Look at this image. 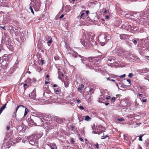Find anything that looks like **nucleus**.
<instances>
[{
    "mask_svg": "<svg viewBox=\"0 0 149 149\" xmlns=\"http://www.w3.org/2000/svg\"><path fill=\"white\" fill-rule=\"evenodd\" d=\"M88 61L90 64L88 63L86 65L87 68L91 69H96L95 68L97 67H100L101 65H99L100 62L98 59L93 57H89L88 59Z\"/></svg>",
    "mask_w": 149,
    "mask_h": 149,
    "instance_id": "nucleus-1",
    "label": "nucleus"
},
{
    "mask_svg": "<svg viewBox=\"0 0 149 149\" xmlns=\"http://www.w3.org/2000/svg\"><path fill=\"white\" fill-rule=\"evenodd\" d=\"M7 54H4L2 57V60L0 59V63L3 66V69H6L9 63V61H7L8 57Z\"/></svg>",
    "mask_w": 149,
    "mask_h": 149,
    "instance_id": "nucleus-2",
    "label": "nucleus"
},
{
    "mask_svg": "<svg viewBox=\"0 0 149 149\" xmlns=\"http://www.w3.org/2000/svg\"><path fill=\"white\" fill-rule=\"evenodd\" d=\"M37 134H34L28 137V141L30 144L32 145H34L37 139Z\"/></svg>",
    "mask_w": 149,
    "mask_h": 149,
    "instance_id": "nucleus-3",
    "label": "nucleus"
},
{
    "mask_svg": "<svg viewBox=\"0 0 149 149\" xmlns=\"http://www.w3.org/2000/svg\"><path fill=\"white\" fill-rule=\"evenodd\" d=\"M86 39L88 40L89 42L92 45H95L96 44V42L94 39V36L92 35V33H88L87 34V36L86 37Z\"/></svg>",
    "mask_w": 149,
    "mask_h": 149,
    "instance_id": "nucleus-4",
    "label": "nucleus"
},
{
    "mask_svg": "<svg viewBox=\"0 0 149 149\" xmlns=\"http://www.w3.org/2000/svg\"><path fill=\"white\" fill-rule=\"evenodd\" d=\"M132 25L127 24H123L121 26V28L123 29H125L127 31H129L130 32L132 31V30L134 31V28L132 29L133 26Z\"/></svg>",
    "mask_w": 149,
    "mask_h": 149,
    "instance_id": "nucleus-5",
    "label": "nucleus"
},
{
    "mask_svg": "<svg viewBox=\"0 0 149 149\" xmlns=\"http://www.w3.org/2000/svg\"><path fill=\"white\" fill-rule=\"evenodd\" d=\"M41 3L40 0L38 1L34 5V8L36 11H39L40 8V6Z\"/></svg>",
    "mask_w": 149,
    "mask_h": 149,
    "instance_id": "nucleus-6",
    "label": "nucleus"
},
{
    "mask_svg": "<svg viewBox=\"0 0 149 149\" xmlns=\"http://www.w3.org/2000/svg\"><path fill=\"white\" fill-rule=\"evenodd\" d=\"M36 92L34 90H33L31 93V94H29V96L31 98L34 99L36 98Z\"/></svg>",
    "mask_w": 149,
    "mask_h": 149,
    "instance_id": "nucleus-7",
    "label": "nucleus"
},
{
    "mask_svg": "<svg viewBox=\"0 0 149 149\" xmlns=\"http://www.w3.org/2000/svg\"><path fill=\"white\" fill-rule=\"evenodd\" d=\"M120 37L121 39L124 40L128 37V35L125 34H120Z\"/></svg>",
    "mask_w": 149,
    "mask_h": 149,
    "instance_id": "nucleus-8",
    "label": "nucleus"
},
{
    "mask_svg": "<svg viewBox=\"0 0 149 149\" xmlns=\"http://www.w3.org/2000/svg\"><path fill=\"white\" fill-rule=\"evenodd\" d=\"M7 141V139L6 138H5L3 141V144L4 145H5H5L6 146V148H9L11 146V145L10 143H8V141L6 142V143H5V142Z\"/></svg>",
    "mask_w": 149,
    "mask_h": 149,
    "instance_id": "nucleus-9",
    "label": "nucleus"
},
{
    "mask_svg": "<svg viewBox=\"0 0 149 149\" xmlns=\"http://www.w3.org/2000/svg\"><path fill=\"white\" fill-rule=\"evenodd\" d=\"M48 41L47 42V44L48 45L50 46L51 45V43L53 42V40H52V38L49 36H48Z\"/></svg>",
    "mask_w": 149,
    "mask_h": 149,
    "instance_id": "nucleus-10",
    "label": "nucleus"
},
{
    "mask_svg": "<svg viewBox=\"0 0 149 149\" xmlns=\"http://www.w3.org/2000/svg\"><path fill=\"white\" fill-rule=\"evenodd\" d=\"M103 132V130H101L100 129V127H99V128L97 129V131L95 132L94 131H93L92 132L93 133L98 134H99L102 133Z\"/></svg>",
    "mask_w": 149,
    "mask_h": 149,
    "instance_id": "nucleus-11",
    "label": "nucleus"
},
{
    "mask_svg": "<svg viewBox=\"0 0 149 149\" xmlns=\"http://www.w3.org/2000/svg\"><path fill=\"white\" fill-rule=\"evenodd\" d=\"M123 55L126 58H128L131 53L129 51H125L123 53Z\"/></svg>",
    "mask_w": 149,
    "mask_h": 149,
    "instance_id": "nucleus-12",
    "label": "nucleus"
},
{
    "mask_svg": "<svg viewBox=\"0 0 149 149\" xmlns=\"http://www.w3.org/2000/svg\"><path fill=\"white\" fill-rule=\"evenodd\" d=\"M15 141L13 139H11L9 141H8V143H10L11 146H13L15 143Z\"/></svg>",
    "mask_w": 149,
    "mask_h": 149,
    "instance_id": "nucleus-13",
    "label": "nucleus"
},
{
    "mask_svg": "<svg viewBox=\"0 0 149 149\" xmlns=\"http://www.w3.org/2000/svg\"><path fill=\"white\" fill-rule=\"evenodd\" d=\"M8 102H7L5 104H4L2 107H1L0 109V115L1 113L4 110V109L6 108V106L7 103Z\"/></svg>",
    "mask_w": 149,
    "mask_h": 149,
    "instance_id": "nucleus-14",
    "label": "nucleus"
},
{
    "mask_svg": "<svg viewBox=\"0 0 149 149\" xmlns=\"http://www.w3.org/2000/svg\"><path fill=\"white\" fill-rule=\"evenodd\" d=\"M31 79L30 78H27L25 81V82L28 85H29L30 86L31 83Z\"/></svg>",
    "mask_w": 149,
    "mask_h": 149,
    "instance_id": "nucleus-15",
    "label": "nucleus"
},
{
    "mask_svg": "<svg viewBox=\"0 0 149 149\" xmlns=\"http://www.w3.org/2000/svg\"><path fill=\"white\" fill-rule=\"evenodd\" d=\"M93 147L95 149H99V145L97 143H96L93 144Z\"/></svg>",
    "mask_w": 149,
    "mask_h": 149,
    "instance_id": "nucleus-16",
    "label": "nucleus"
},
{
    "mask_svg": "<svg viewBox=\"0 0 149 149\" xmlns=\"http://www.w3.org/2000/svg\"><path fill=\"white\" fill-rule=\"evenodd\" d=\"M104 96L103 95H101L99 98L98 102L101 103H102V101H103L104 100Z\"/></svg>",
    "mask_w": 149,
    "mask_h": 149,
    "instance_id": "nucleus-17",
    "label": "nucleus"
},
{
    "mask_svg": "<svg viewBox=\"0 0 149 149\" xmlns=\"http://www.w3.org/2000/svg\"><path fill=\"white\" fill-rule=\"evenodd\" d=\"M51 149H57V147L55 144H52L50 146Z\"/></svg>",
    "mask_w": 149,
    "mask_h": 149,
    "instance_id": "nucleus-18",
    "label": "nucleus"
},
{
    "mask_svg": "<svg viewBox=\"0 0 149 149\" xmlns=\"http://www.w3.org/2000/svg\"><path fill=\"white\" fill-rule=\"evenodd\" d=\"M135 57L131 53L130 55L128 57V58L130 59H135Z\"/></svg>",
    "mask_w": 149,
    "mask_h": 149,
    "instance_id": "nucleus-19",
    "label": "nucleus"
},
{
    "mask_svg": "<svg viewBox=\"0 0 149 149\" xmlns=\"http://www.w3.org/2000/svg\"><path fill=\"white\" fill-rule=\"evenodd\" d=\"M107 36H106V35H105L103 37V39L102 40V42H106V41L107 40Z\"/></svg>",
    "mask_w": 149,
    "mask_h": 149,
    "instance_id": "nucleus-20",
    "label": "nucleus"
},
{
    "mask_svg": "<svg viewBox=\"0 0 149 149\" xmlns=\"http://www.w3.org/2000/svg\"><path fill=\"white\" fill-rule=\"evenodd\" d=\"M142 71L143 73H146L149 71V69L146 68L142 69Z\"/></svg>",
    "mask_w": 149,
    "mask_h": 149,
    "instance_id": "nucleus-21",
    "label": "nucleus"
},
{
    "mask_svg": "<svg viewBox=\"0 0 149 149\" xmlns=\"http://www.w3.org/2000/svg\"><path fill=\"white\" fill-rule=\"evenodd\" d=\"M23 86L24 90L25 91L30 86L29 85H28L27 84L25 83L23 85Z\"/></svg>",
    "mask_w": 149,
    "mask_h": 149,
    "instance_id": "nucleus-22",
    "label": "nucleus"
},
{
    "mask_svg": "<svg viewBox=\"0 0 149 149\" xmlns=\"http://www.w3.org/2000/svg\"><path fill=\"white\" fill-rule=\"evenodd\" d=\"M84 87V85L83 84H81L80 87L78 88V90L79 91H81Z\"/></svg>",
    "mask_w": 149,
    "mask_h": 149,
    "instance_id": "nucleus-23",
    "label": "nucleus"
},
{
    "mask_svg": "<svg viewBox=\"0 0 149 149\" xmlns=\"http://www.w3.org/2000/svg\"><path fill=\"white\" fill-rule=\"evenodd\" d=\"M21 107H23L24 108V106H23V105H20L18 106H17V108L16 109V110H15V116H16V113H17V112L18 109V108Z\"/></svg>",
    "mask_w": 149,
    "mask_h": 149,
    "instance_id": "nucleus-24",
    "label": "nucleus"
},
{
    "mask_svg": "<svg viewBox=\"0 0 149 149\" xmlns=\"http://www.w3.org/2000/svg\"><path fill=\"white\" fill-rule=\"evenodd\" d=\"M29 110L28 109L26 108L25 110V113L24 115V116H26Z\"/></svg>",
    "mask_w": 149,
    "mask_h": 149,
    "instance_id": "nucleus-25",
    "label": "nucleus"
},
{
    "mask_svg": "<svg viewBox=\"0 0 149 149\" xmlns=\"http://www.w3.org/2000/svg\"><path fill=\"white\" fill-rule=\"evenodd\" d=\"M69 83L68 81H66L64 82V84L66 87H67L69 85Z\"/></svg>",
    "mask_w": 149,
    "mask_h": 149,
    "instance_id": "nucleus-26",
    "label": "nucleus"
},
{
    "mask_svg": "<svg viewBox=\"0 0 149 149\" xmlns=\"http://www.w3.org/2000/svg\"><path fill=\"white\" fill-rule=\"evenodd\" d=\"M144 134L141 135L139 136V141H142L143 140L142 139V137L143 136Z\"/></svg>",
    "mask_w": 149,
    "mask_h": 149,
    "instance_id": "nucleus-27",
    "label": "nucleus"
},
{
    "mask_svg": "<svg viewBox=\"0 0 149 149\" xmlns=\"http://www.w3.org/2000/svg\"><path fill=\"white\" fill-rule=\"evenodd\" d=\"M116 99V97H113L111 98V101L112 103H113L115 101Z\"/></svg>",
    "mask_w": 149,
    "mask_h": 149,
    "instance_id": "nucleus-28",
    "label": "nucleus"
},
{
    "mask_svg": "<svg viewBox=\"0 0 149 149\" xmlns=\"http://www.w3.org/2000/svg\"><path fill=\"white\" fill-rule=\"evenodd\" d=\"M72 55L74 57H76L78 55V54L76 52H74L72 54Z\"/></svg>",
    "mask_w": 149,
    "mask_h": 149,
    "instance_id": "nucleus-29",
    "label": "nucleus"
},
{
    "mask_svg": "<svg viewBox=\"0 0 149 149\" xmlns=\"http://www.w3.org/2000/svg\"><path fill=\"white\" fill-rule=\"evenodd\" d=\"M85 14V13H82L81 14V15H80V16L79 17V19H81L82 18L83 19H84V18L83 17L84 16V15Z\"/></svg>",
    "mask_w": 149,
    "mask_h": 149,
    "instance_id": "nucleus-30",
    "label": "nucleus"
},
{
    "mask_svg": "<svg viewBox=\"0 0 149 149\" xmlns=\"http://www.w3.org/2000/svg\"><path fill=\"white\" fill-rule=\"evenodd\" d=\"M90 117L88 116H85V120H89L90 119Z\"/></svg>",
    "mask_w": 149,
    "mask_h": 149,
    "instance_id": "nucleus-31",
    "label": "nucleus"
},
{
    "mask_svg": "<svg viewBox=\"0 0 149 149\" xmlns=\"http://www.w3.org/2000/svg\"><path fill=\"white\" fill-rule=\"evenodd\" d=\"M89 92H90L91 94H92L94 93V90L93 89V88H91L90 89L89 91Z\"/></svg>",
    "mask_w": 149,
    "mask_h": 149,
    "instance_id": "nucleus-32",
    "label": "nucleus"
},
{
    "mask_svg": "<svg viewBox=\"0 0 149 149\" xmlns=\"http://www.w3.org/2000/svg\"><path fill=\"white\" fill-rule=\"evenodd\" d=\"M29 9H30L31 12L33 13V15H34V11L33 10L32 7H31V6H30Z\"/></svg>",
    "mask_w": 149,
    "mask_h": 149,
    "instance_id": "nucleus-33",
    "label": "nucleus"
},
{
    "mask_svg": "<svg viewBox=\"0 0 149 149\" xmlns=\"http://www.w3.org/2000/svg\"><path fill=\"white\" fill-rule=\"evenodd\" d=\"M54 92L56 94H58L59 93L60 90H54Z\"/></svg>",
    "mask_w": 149,
    "mask_h": 149,
    "instance_id": "nucleus-34",
    "label": "nucleus"
},
{
    "mask_svg": "<svg viewBox=\"0 0 149 149\" xmlns=\"http://www.w3.org/2000/svg\"><path fill=\"white\" fill-rule=\"evenodd\" d=\"M81 44L83 45H84L86 46L87 45V43H86V42H84V40H81Z\"/></svg>",
    "mask_w": 149,
    "mask_h": 149,
    "instance_id": "nucleus-35",
    "label": "nucleus"
},
{
    "mask_svg": "<svg viewBox=\"0 0 149 149\" xmlns=\"http://www.w3.org/2000/svg\"><path fill=\"white\" fill-rule=\"evenodd\" d=\"M109 136L108 135H105V136H103L101 137V139H105L106 137H108Z\"/></svg>",
    "mask_w": 149,
    "mask_h": 149,
    "instance_id": "nucleus-36",
    "label": "nucleus"
},
{
    "mask_svg": "<svg viewBox=\"0 0 149 149\" xmlns=\"http://www.w3.org/2000/svg\"><path fill=\"white\" fill-rule=\"evenodd\" d=\"M58 78L59 79H61V73L60 71H58Z\"/></svg>",
    "mask_w": 149,
    "mask_h": 149,
    "instance_id": "nucleus-37",
    "label": "nucleus"
},
{
    "mask_svg": "<svg viewBox=\"0 0 149 149\" xmlns=\"http://www.w3.org/2000/svg\"><path fill=\"white\" fill-rule=\"evenodd\" d=\"M70 140L71 143L73 144L74 143V139L73 138H72L70 139Z\"/></svg>",
    "mask_w": 149,
    "mask_h": 149,
    "instance_id": "nucleus-38",
    "label": "nucleus"
},
{
    "mask_svg": "<svg viewBox=\"0 0 149 149\" xmlns=\"http://www.w3.org/2000/svg\"><path fill=\"white\" fill-rule=\"evenodd\" d=\"M133 74L132 73H130L128 75V76L129 77L131 78L133 76Z\"/></svg>",
    "mask_w": 149,
    "mask_h": 149,
    "instance_id": "nucleus-39",
    "label": "nucleus"
},
{
    "mask_svg": "<svg viewBox=\"0 0 149 149\" xmlns=\"http://www.w3.org/2000/svg\"><path fill=\"white\" fill-rule=\"evenodd\" d=\"M119 121H125V120L124 119L122 118H118L117 119Z\"/></svg>",
    "mask_w": 149,
    "mask_h": 149,
    "instance_id": "nucleus-40",
    "label": "nucleus"
},
{
    "mask_svg": "<svg viewBox=\"0 0 149 149\" xmlns=\"http://www.w3.org/2000/svg\"><path fill=\"white\" fill-rule=\"evenodd\" d=\"M79 108L81 109L82 110H84V108L82 106H80L79 107Z\"/></svg>",
    "mask_w": 149,
    "mask_h": 149,
    "instance_id": "nucleus-41",
    "label": "nucleus"
},
{
    "mask_svg": "<svg viewBox=\"0 0 149 149\" xmlns=\"http://www.w3.org/2000/svg\"><path fill=\"white\" fill-rule=\"evenodd\" d=\"M10 129V125H9L7 126L6 129L8 131Z\"/></svg>",
    "mask_w": 149,
    "mask_h": 149,
    "instance_id": "nucleus-42",
    "label": "nucleus"
},
{
    "mask_svg": "<svg viewBox=\"0 0 149 149\" xmlns=\"http://www.w3.org/2000/svg\"><path fill=\"white\" fill-rule=\"evenodd\" d=\"M111 98V97L110 96H107L106 97V99L107 100H109V99H110Z\"/></svg>",
    "mask_w": 149,
    "mask_h": 149,
    "instance_id": "nucleus-43",
    "label": "nucleus"
},
{
    "mask_svg": "<svg viewBox=\"0 0 149 149\" xmlns=\"http://www.w3.org/2000/svg\"><path fill=\"white\" fill-rule=\"evenodd\" d=\"M126 75L125 74H123L122 75H121L120 76V78H123V77H125V76Z\"/></svg>",
    "mask_w": 149,
    "mask_h": 149,
    "instance_id": "nucleus-44",
    "label": "nucleus"
},
{
    "mask_svg": "<svg viewBox=\"0 0 149 149\" xmlns=\"http://www.w3.org/2000/svg\"><path fill=\"white\" fill-rule=\"evenodd\" d=\"M142 101L143 102H147V100L146 99H142Z\"/></svg>",
    "mask_w": 149,
    "mask_h": 149,
    "instance_id": "nucleus-45",
    "label": "nucleus"
},
{
    "mask_svg": "<svg viewBox=\"0 0 149 149\" xmlns=\"http://www.w3.org/2000/svg\"><path fill=\"white\" fill-rule=\"evenodd\" d=\"M133 42L135 44H136V43L137 42V41L136 40H133Z\"/></svg>",
    "mask_w": 149,
    "mask_h": 149,
    "instance_id": "nucleus-46",
    "label": "nucleus"
},
{
    "mask_svg": "<svg viewBox=\"0 0 149 149\" xmlns=\"http://www.w3.org/2000/svg\"><path fill=\"white\" fill-rule=\"evenodd\" d=\"M121 96V95H119V94H118V95H116V98L117 97H119L120 96Z\"/></svg>",
    "mask_w": 149,
    "mask_h": 149,
    "instance_id": "nucleus-47",
    "label": "nucleus"
},
{
    "mask_svg": "<svg viewBox=\"0 0 149 149\" xmlns=\"http://www.w3.org/2000/svg\"><path fill=\"white\" fill-rule=\"evenodd\" d=\"M64 16V15H63V14H62L60 17H59V18L60 19H61V18H63V17Z\"/></svg>",
    "mask_w": 149,
    "mask_h": 149,
    "instance_id": "nucleus-48",
    "label": "nucleus"
},
{
    "mask_svg": "<svg viewBox=\"0 0 149 149\" xmlns=\"http://www.w3.org/2000/svg\"><path fill=\"white\" fill-rule=\"evenodd\" d=\"M52 86L54 87H56L58 86V85L56 84H54Z\"/></svg>",
    "mask_w": 149,
    "mask_h": 149,
    "instance_id": "nucleus-49",
    "label": "nucleus"
},
{
    "mask_svg": "<svg viewBox=\"0 0 149 149\" xmlns=\"http://www.w3.org/2000/svg\"><path fill=\"white\" fill-rule=\"evenodd\" d=\"M138 95H139V97H142L143 96V95L142 94L139 93Z\"/></svg>",
    "mask_w": 149,
    "mask_h": 149,
    "instance_id": "nucleus-50",
    "label": "nucleus"
},
{
    "mask_svg": "<svg viewBox=\"0 0 149 149\" xmlns=\"http://www.w3.org/2000/svg\"><path fill=\"white\" fill-rule=\"evenodd\" d=\"M77 103H80L81 102V101L80 100H79V99H77Z\"/></svg>",
    "mask_w": 149,
    "mask_h": 149,
    "instance_id": "nucleus-51",
    "label": "nucleus"
},
{
    "mask_svg": "<svg viewBox=\"0 0 149 149\" xmlns=\"http://www.w3.org/2000/svg\"><path fill=\"white\" fill-rule=\"evenodd\" d=\"M127 81L129 82V84H130L131 83V81L130 79H127Z\"/></svg>",
    "mask_w": 149,
    "mask_h": 149,
    "instance_id": "nucleus-52",
    "label": "nucleus"
},
{
    "mask_svg": "<svg viewBox=\"0 0 149 149\" xmlns=\"http://www.w3.org/2000/svg\"><path fill=\"white\" fill-rule=\"evenodd\" d=\"M79 140L82 142H83L84 141V140H83V139L81 138H79Z\"/></svg>",
    "mask_w": 149,
    "mask_h": 149,
    "instance_id": "nucleus-53",
    "label": "nucleus"
},
{
    "mask_svg": "<svg viewBox=\"0 0 149 149\" xmlns=\"http://www.w3.org/2000/svg\"><path fill=\"white\" fill-rule=\"evenodd\" d=\"M44 60H43V59H42L41 60V63H42V64H43L44 63Z\"/></svg>",
    "mask_w": 149,
    "mask_h": 149,
    "instance_id": "nucleus-54",
    "label": "nucleus"
},
{
    "mask_svg": "<svg viewBox=\"0 0 149 149\" xmlns=\"http://www.w3.org/2000/svg\"><path fill=\"white\" fill-rule=\"evenodd\" d=\"M108 60L109 61H112V60L113 59H111L110 58H108Z\"/></svg>",
    "mask_w": 149,
    "mask_h": 149,
    "instance_id": "nucleus-55",
    "label": "nucleus"
},
{
    "mask_svg": "<svg viewBox=\"0 0 149 149\" xmlns=\"http://www.w3.org/2000/svg\"><path fill=\"white\" fill-rule=\"evenodd\" d=\"M89 12L88 10H87L86 11V13L87 15H88Z\"/></svg>",
    "mask_w": 149,
    "mask_h": 149,
    "instance_id": "nucleus-56",
    "label": "nucleus"
},
{
    "mask_svg": "<svg viewBox=\"0 0 149 149\" xmlns=\"http://www.w3.org/2000/svg\"><path fill=\"white\" fill-rule=\"evenodd\" d=\"M109 18V17L108 16V15H107L105 17V19H108Z\"/></svg>",
    "mask_w": 149,
    "mask_h": 149,
    "instance_id": "nucleus-57",
    "label": "nucleus"
},
{
    "mask_svg": "<svg viewBox=\"0 0 149 149\" xmlns=\"http://www.w3.org/2000/svg\"><path fill=\"white\" fill-rule=\"evenodd\" d=\"M1 28L3 29L4 30H6V29L5 28V26H0Z\"/></svg>",
    "mask_w": 149,
    "mask_h": 149,
    "instance_id": "nucleus-58",
    "label": "nucleus"
},
{
    "mask_svg": "<svg viewBox=\"0 0 149 149\" xmlns=\"http://www.w3.org/2000/svg\"><path fill=\"white\" fill-rule=\"evenodd\" d=\"M49 83V82H48V81H46L45 82V84H48Z\"/></svg>",
    "mask_w": 149,
    "mask_h": 149,
    "instance_id": "nucleus-59",
    "label": "nucleus"
},
{
    "mask_svg": "<svg viewBox=\"0 0 149 149\" xmlns=\"http://www.w3.org/2000/svg\"><path fill=\"white\" fill-rule=\"evenodd\" d=\"M107 10H105V11L104 12V14H106L107 12Z\"/></svg>",
    "mask_w": 149,
    "mask_h": 149,
    "instance_id": "nucleus-60",
    "label": "nucleus"
},
{
    "mask_svg": "<svg viewBox=\"0 0 149 149\" xmlns=\"http://www.w3.org/2000/svg\"><path fill=\"white\" fill-rule=\"evenodd\" d=\"M138 149H142V148H141V147L140 146H139Z\"/></svg>",
    "mask_w": 149,
    "mask_h": 149,
    "instance_id": "nucleus-61",
    "label": "nucleus"
},
{
    "mask_svg": "<svg viewBox=\"0 0 149 149\" xmlns=\"http://www.w3.org/2000/svg\"><path fill=\"white\" fill-rule=\"evenodd\" d=\"M49 77V74H47L46 76V77L47 78H48Z\"/></svg>",
    "mask_w": 149,
    "mask_h": 149,
    "instance_id": "nucleus-62",
    "label": "nucleus"
},
{
    "mask_svg": "<svg viewBox=\"0 0 149 149\" xmlns=\"http://www.w3.org/2000/svg\"><path fill=\"white\" fill-rule=\"evenodd\" d=\"M109 104V103H105V105H107Z\"/></svg>",
    "mask_w": 149,
    "mask_h": 149,
    "instance_id": "nucleus-63",
    "label": "nucleus"
},
{
    "mask_svg": "<svg viewBox=\"0 0 149 149\" xmlns=\"http://www.w3.org/2000/svg\"><path fill=\"white\" fill-rule=\"evenodd\" d=\"M61 75L63 77L64 76V74L63 73H61Z\"/></svg>",
    "mask_w": 149,
    "mask_h": 149,
    "instance_id": "nucleus-64",
    "label": "nucleus"
}]
</instances>
